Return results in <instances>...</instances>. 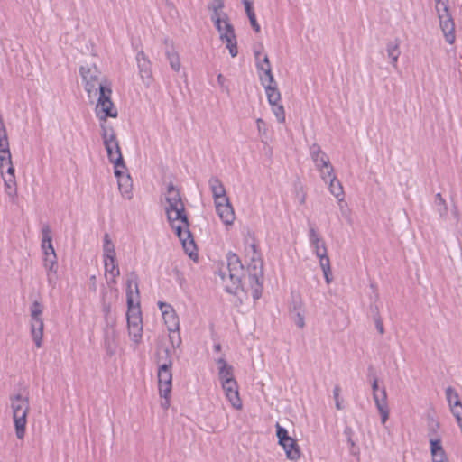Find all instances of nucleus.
<instances>
[{
  "label": "nucleus",
  "mask_w": 462,
  "mask_h": 462,
  "mask_svg": "<svg viewBox=\"0 0 462 462\" xmlns=\"http://www.w3.org/2000/svg\"><path fill=\"white\" fill-rule=\"evenodd\" d=\"M79 74L88 98L98 96L95 107L97 117L101 121H106L107 117L116 118L117 116V109L111 100V83L101 76V72L96 65L87 64L81 66L79 68Z\"/></svg>",
  "instance_id": "obj_1"
},
{
  "label": "nucleus",
  "mask_w": 462,
  "mask_h": 462,
  "mask_svg": "<svg viewBox=\"0 0 462 462\" xmlns=\"http://www.w3.org/2000/svg\"><path fill=\"white\" fill-rule=\"evenodd\" d=\"M165 212L170 226L179 237L186 254L191 258L198 257L197 246L189 231V223L180 193L173 184H170L165 194Z\"/></svg>",
  "instance_id": "obj_2"
},
{
  "label": "nucleus",
  "mask_w": 462,
  "mask_h": 462,
  "mask_svg": "<svg viewBox=\"0 0 462 462\" xmlns=\"http://www.w3.org/2000/svg\"><path fill=\"white\" fill-rule=\"evenodd\" d=\"M219 276L224 284L225 290L236 294L239 289L246 291L245 288V281L243 282V278H245V272L239 257L234 253L226 254V265L219 271Z\"/></svg>",
  "instance_id": "obj_3"
},
{
  "label": "nucleus",
  "mask_w": 462,
  "mask_h": 462,
  "mask_svg": "<svg viewBox=\"0 0 462 462\" xmlns=\"http://www.w3.org/2000/svg\"><path fill=\"white\" fill-rule=\"evenodd\" d=\"M10 409L17 439H23L26 432L27 417L30 412V401L26 394L14 393L9 397Z\"/></svg>",
  "instance_id": "obj_4"
},
{
  "label": "nucleus",
  "mask_w": 462,
  "mask_h": 462,
  "mask_svg": "<svg viewBox=\"0 0 462 462\" xmlns=\"http://www.w3.org/2000/svg\"><path fill=\"white\" fill-rule=\"evenodd\" d=\"M214 25L219 34V39L229 51L231 57L237 56V40L235 28L231 23L227 14H216L213 17Z\"/></svg>",
  "instance_id": "obj_5"
},
{
  "label": "nucleus",
  "mask_w": 462,
  "mask_h": 462,
  "mask_svg": "<svg viewBox=\"0 0 462 462\" xmlns=\"http://www.w3.org/2000/svg\"><path fill=\"white\" fill-rule=\"evenodd\" d=\"M308 237L312 252L319 260V265L323 271L326 282L329 283L331 281V269L325 241L313 226H310Z\"/></svg>",
  "instance_id": "obj_6"
},
{
  "label": "nucleus",
  "mask_w": 462,
  "mask_h": 462,
  "mask_svg": "<svg viewBox=\"0 0 462 462\" xmlns=\"http://www.w3.org/2000/svg\"><path fill=\"white\" fill-rule=\"evenodd\" d=\"M102 138L105 148L107 152L108 159L115 168V175L119 174L117 170L119 167L125 168V162L122 156L121 149L116 139V133L113 128L102 125Z\"/></svg>",
  "instance_id": "obj_7"
},
{
  "label": "nucleus",
  "mask_w": 462,
  "mask_h": 462,
  "mask_svg": "<svg viewBox=\"0 0 462 462\" xmlns=\"http://www.w3.org/2000/svg\"><path fill=\"white\" fill-rule=\"evenodd\" d=\"M435 2L436 11L445 40L449 44H452L455 42V23L448 12V0H435Z\"/></svg>",
  "instance_id": "obj_8"
},
{
  "label": "nucleus",
  "mask_w": 462,
  "mask_h": 462,
  "mask_svg": "<svg viewBox=\"0 0 462 462\" xmlns=\"http://www.w3.org/2000/svg\"><path fill=\"white\" fill-rule=\"evenodd\" d=\"M43 307L39 301H34L30 307L31 335L35 346L40 348L42 345L44 323L42 319Z\"/></svg>",
  "instance_id": "obj_9"
},
{
  "label": "nucleus",
  "mask_w": 462,
  "mask_h": 462,
  "mask_svg": "<svg viewBox=\"0 0 462 462\" xmlns=\"http://www.w3.org/2000/svg\"><path fill=\"white\" fill-rule=\"evenodd\" d=\"M126 319L129 336L135 344H139L143 337V319L140 306L129 307Z\"/></svg>",
  "instance_id": "obj_10"
},
{
  "label": "nucleus",
  "mask_w": 462,
  "mask_h": 462,
  "mask_svg": "<svg viewBox=\"0 0 462 462\" xmlns=\"http://www.w3.org/2000/svg\"><path fill=\"white\" fill-rule=\"evenodd\" d=\"M311 159L319 171L323 180H327V177L330 178L333 173V167L330 163L328 156L324 152L319 145L314 143L310 148Z\"/></svg>",
  "instance_id": "obj_11"
},
{
  "label": "nucleus",
  "mask_w": 462,
  "mask_h": 462,
  "mask_svg": "<svg viewBox=\"0 0 462 462\" xmlns=\"http://www.w3.org/2000/svg\"><path fill=\"white\" fill-rule=\"evenodd\" d=\"M106 323L104 328L103 345L109 356L116 353L119 347V332L116 328V321L106 316Z\"/></svg>",
  "instance_id": "obj_12"
},
{
  "label": "nucleus",
  "mask_w": 462,
  "mask_h": 462,
  "mask_svg": "<svg viewBox=\"0 0 462 462\" xmlns=\"http://www.w3.org/2000/svg\"><path fill=\"white\" fill-rule=\"evenodd\" d=\"M172 361L170 358L168 362L158 365L157 378H158V390L160 396H166L171 393L172 389Z\"/></svg>",
  "instance_id": "obj_13"
},
{
  "label": "nucleus",
  "mask_w": 462,
  "mask_h": 462,
  "mask_svg": "<svg viewBox=\"0 0 462 462\" xmlns=\"http://www.w3.org/2000/svg\"><path fill=\"white\" fill-rule=\"evenodd\" d=\"M373 398L375 406L381 416V422L383 425L385 424L389 418V406L387 402V393L384 387L379 388L378 379L374 378L372 383Z\"/></svg>",
  "instance_id": "obj_14"
},
{
  "label": "nucleus",
  "mask_w": 462,
  "mask_h": 462,
  "mask_svg": "<svg viewBox=\"0 0 462 462\" xmlns=\"http://www.w3.org/2000/svg\"><path fill=\"white\" fill-rule=\"evenodd\" d=\"M215 208L217 215L220 218L226 229L230 228L236 219L234 208L229 199L216 202Z\"/></svg>",
  "instance_id": "obj_15"
},
{
  "label": "nucleus",
  "mask_w": 462,
  "mask_h": 462,
  "mask_svg": "<svg viewBox=\"0 0 462 462\" xmlns=\"http://www.w3.org/2000/svg\"><path fill=\"white\" fill-rule=\"evenodd\" d=\"M158 305L169 332H178L180 330V321L174 309L170 304L164 302H159Z\"/></svg>",
  "instance_id": "obj_16"
},
{
  "label": "nucleus",
  "mask_w": 462,
  "mask_h": 462,
  "mask_svg": "<svg viewBox=\"0 0 462 462\" xmlns=\"http://www.w3.org/2000/svg\"><path fill=\"white\" fill-rule=\"evenodd\" d=\"M136 62L139 69V75L146 86L152 83V64L147 56L143 51H140L136 54Z\"/></svg>",
  "instance_id": "obj_17"
},
{
  "label": "nucleus",
  "mask_w": 462,
  "mask_h": 462,
  "mask_svg": "<svg viewBox=\"0 0 462 462\" xmlns=\"http://www.w3.org/2000/svg\"><path fill=\"white\" fill-rule=\"evenodd\" d=\"M225 397L230 405L236 411H240L243 408V402L239 393V387L237 382H234L230 384L221 385Z\"/></svg>",
  "instance_id": "obj_18"
},
{
  "label": "nucleus",
  "mask_w": 462,
  "mask_h": 462,
  "mask_svg": "<svg viewBox=\"0 0 462 462\" xmlns=\"http://www.w3.org/2000/svg\"><path fill=\"white\" fill-rule=\"evenodd\" d=\"M216 364L217 365L218 379L221 385L236 382L234 375V367L229 365L224 357L216 359Z\"/></svg>",
  "instance_id": "obj_19"
},
{
  "label": "nucleus",
  "mask_w": 462,
  "mask_h": 462,
  "mask_svg": "<svg viewBox=\"0 0 462 462\" xmlns=\"http://www.w3.org/2000/svg\"><path fill=\"white\" fill-rule=\"evenodd\" d=\"M127 308L140 306V295L137 276L132 273L126 282Z\"/></svg>",
  "instance_id": "obj_20"
},
{
  "label": "nucleus",
  "mask_w": 462,
  "mask_h": 462,
  "mask_svg": "<svg viewBox=\"0 0 462 462\" xmlns=\"http://www.w3.org/2000/svg\"><path fill=\"white\" fill-rule=\"evenodd\" d=\"M43 267L46 270L47 281L50 286L55 287L57 282L58 262L57 254H48L42 257Z\"/></svg>",
  "instance_id": "obj_21"
},
{
  "label": "nucleus",
  "mask_w": 462,
  "mask_h": 462,
  "mask_svg": "<svg viewBox=\"0 0 462 462\" xmlns=\"http://www.w3.org/2000/svg\"><path fill=\"white\" fill-rule=\"evenodd\" d=\"M12 159L9 140L3 116L0 114V162L3 164Z\"/></svg>",
  "instance_id": "obj_22"
},
{
  "label": "nucleus",
  "mask_w": 462,
  "mask_h": 462,
  "mask_svg": "<svg viewBox=\"0 0 462 462\" xmlns=\"http://www.w3.org/2000/svg\"><path fill=\"white\" fill-rule=\"evenodd\" d=\"M117 170L119 171V174L115 176L117 178L118 189L125 199H130L132 198L131 177L125 172V167H119Z\"/></svg>",
  "instance_id": "obj_23"
},
{
  "label": "nucleus",
  "mask_w": 462,
  "mask_h": 462,
  "mask_svg": "<svg viewBox=\"0 0 462 462\" xmlns=\"http://www.w3.org/2000/svg\"><path fill=\"white\" fill-rule=\"evenodd\" d=\"M208 185L212 192L214 203L229 199L222 181L217 177H211Z\"/></svg>",
  "instance_id": "obj_24"
},
{
  "label": "nucleus",
  "mask_w": 462,
  "mask_h": 462,
  "mask_svg": "<svg viewBox=\"0 0 462 462\" xmlns=\"http://www.w3.org/2000/svg\"><path fill=\"white\" fill-rule=\"evenodd\" d=\"M42 243L41 248L42 251L43 256L50 254H56L53 245H52V236L51 230L49 225H43L42 226Z\"/></svg>",
  "instance_id": "obj_25"
},
{
  "label": "nucleus",
  "mask_w": 462,
  "mask_h": 462,
  "mask_svg": "<svg viewBox=\"0 0 462 462\" xmlns=\"http://www.w3.org/2000/svg\"><path fill=\"white\" fill-rule=\"evenodd\" d=\"M105 276L108 284H116V279L120 275V270L115 260L104 261Z\"/></svg>",
  "instance_id": "obj_26"
},
{
  "label": "nucleus",
  "mask_w": 462,
  "mask_h": 462,
  "mask_svg": "<svg viewBox=\"0 0 462 462\" xmlns=\"http://www.w3.org/2000/svg\"><path fill=\"white\" fill-rule=\"evenodd\" d=\"M285 451L286 457L291 461H297L300 457V451L295 439H291L280 444Z\"/></svg>",
  "instance_id": "obj_27"
},
{
  "label": "nucleus",
  "mask_w": 462,
  "mask_h": 462,
  "mask_svg": "<svg viewBox=\"0 0 462 462\" xmlns=\"http://www.w3.org/2000/svg\"><path fill=\"white\" fill-rule=\"evenodd\" d=\"M326 182L329 181V190L336 197L339 203L344 201V191L342 184L335 178L333 173L330 178L327 177Z\"/></svg>",
  "instance_id": "obj_28"
},
{
  "label": "nucleus",
  "mask_w": 462,
  "mask_h": 462,
  "mask_svg": "<svg viewBox=\"0 0 462 462\" xmlns=\"http://www.w3.org/2000/svg\"><path fill=\"white\" fill-rule=\"evenodd\" d=\"M103 258L104 261L115 260L116 258L115 245L108 234H105L103 238Z\"/></svg>",
  "instance_id": "obj_29"
},
{
  "label": "nucleus",
  "mask_w": 462,
  "mask_h": 462,
  "mask_svg": "<svg viewBox=\"0 0 462 462\" xmlns=\"http://www.w3.org/2000/svg\"><path fill=\"white\" fill-rule=\"evenodd\" d=\"M386 51L389 59L391 60V64L396 68L399 56L401 54V51L399 48V42L395 40L393 42H389L386 46Z\"/></svg>",
  "instance_id": "obj_30"
},
{
  "label": "nucleus",
  "mask_w": 462,
  "mask_h": 462,
  "mask_svg": "<svg viewBox=\"0 0 462 462\" xmlns=\"http://www.w3.org/2000/svg\"><path fill=\"white\" fill-rule=\"evenodd\" d=\"M267 96L268 102L271 105L281 103V93L277 88V84H272L263 87Z\"/></svg>",
  "instance_id": "obj_31"
},
{
  "label": "nucleus",
  "mask_w": 462,
  "mask_h": 462,
  "mask_svg": "<svg viewBox=\"0 0 462 462\" xmlns=\"http://www.w3.org/2000/svg\"><path fill=\"white\" fill-rule=\"evenodd\" d=\"M242 2L245 6L248 19L250 21L251 26L256 32H259L261 30V27H260L259 23H257L256 16L254 12V9H253L251 0H243Z\"/></svg>",
  "instance_id": "obj_32"
},
{
  "label": "nucleus",
  "mask_w": 462,
  "mask_h": 462,
  "mask_svg": "<svg viewBox=\"0 0 462 462\" xmlns=\"http://www.w3.org/2000/svg\"><path fill=\"white\" fill-rule=\"evenodd\" d=\"M248 283L252 289V294L254 300H257L261 296L262 282L256 273L249 274L247 277Z\"/></svg>",
  "instance_id": "obj_33"
},
{
  "label": "nucleus",
  "mask_w": 462,
  "mask_h": 462,
  "mask_svg": "<svg viewBox=\"0 0 462 462\" xmlns=\"http://www.w3.org/2000/svg\"><path fill=\"white\" fill-rule=\"evenodd\" d=\"M258 75L263 87L276 83L272 72V67L258 71Z\"/></svg>",
  "instance_id": "obj_34"
},
{
  "label": "nucleus",
  "mask_w": 462,
  "mask_h": 462,
  "mask_svg": "<svg viewBox=\"0 0 462 462\" xmlns=\"http://www.w3.org/2000/svg\"><path fill=\"white\" fill-rule=\"evenodd\" d=\"M445 393H446L447 402H448L450 409L453 406L460 405L461 401L459 400L458 393L453 387H451V386L447 387Z\"/></svg>",
  "instance_id": "obj_35"
},
{
  "label": "nucleus",
  "mask_w": 462,
  "mask_h": 462,
  "mask_svg": "<svg viewBox=\"0 0 462 462\" xmlns=\"http://www.w3.org/2000/svg\"><path fill=\"white\" fill-rule=\"evenodd\" d=\"M254 57L258 71L271 67L268 56L266 54H262L260 51H255Z\"/></svg>",
  "instance_id": "obj_36"
},
{
  "label": "nucleus",
  "mask_w": 462,
  "mask_h": 462,
  "mask_svg": "<svg viewBox=\"0 0 462 462\" xmlns=\"http://www.w3.org/2000/svg\"><path fill=\"white\" fill-rule=\"evenodd\" d=\"M371 314L373 315V319L374 321L375 328L377 331L383 335L384 333V328L383 324V320L379 315L378 307L377 306H371Z\"/></svg>",
  "instance_id": "obj_37"
},
{
  "label": "nucleus",
  "mask_w": 462,
  "mask_h": 462,
  "mask_svg": "<svg viewBox=\"0 0 462 462\" xmlns=\"http://www.w3.org/2000/svg\"><path fill=\"white\" fill-rule=\"evenodd\" d=\"M167 58L170 62L171 68L174 71L179 72L180 69V60L178 53L175 51H168Z\"/></svg>",
  "instance_id": "obj_38"
},
{
  "label": "nucleus",
  "mask_w": 462,
  "mask_h": 462,
  "mask_svg": "<svg viewBox=\"0 0 462 462\" xmlns=\"http://www.w3.org/2000/svg\"><path fill=\"white\" fill-rule=\"evenodd\" d=\"M435 205L438 208V212L439 213V215L441 217L447 215V212H448L447 203L440 193H437L435 195Z\"/></svg>",
  "instance_id": "obj_39"
},
{
  "label": "nucleus",
  "mask_w": 462,
  "mask_h": 462,
  "mask_svg": "<svg viewBox=\"0 0 462 462\" xmlns=\"http://www.w3.org/2000/svg\"><path fill=\"white\" fill-rule=\"evenodd\" d=\"M271 107L277 121L280 123L285 122V111L283 106L281 103H278L275 105H271Z\"/></svg>",
  "instance_id": "obj_40"
},
{
  "label": "nucleus",
  "mask_w": 462,
  "mask_h": 462,
  "mask_svg": "<svg viewBox=\"0 0 462 462\" xmlns=\"http://www.w3.org/2000/svg\"><path fill=\"white\" fill-rule=\"evenodd\" d=\"M430 453H431L432 457H437L439 452L445 451L441 445L440 439H430Z\"/></svg>",
  "instance_id": "obj_41"
},
{
  "label": "nucleus",
  "mask_w": 462,
  "mask_h": 462,
  "mask_svg": "<svg viewBox=\"0 0 462 462\" xmlns=\"http://www.w3.org/2000/svg\"><path fill=\"white\" fill-rule=\"evenodd\" d=\"M276 436L278 438V443L281 444L284 441L291 439V438L288 435V431L285 428L282 427L279 423L276 424Z\"/></svg>",
  "instance_id": "obj_42"
},
{
  "label": "nucleus",
  "mask_w": 462,
  "mask_h": 462,
  "mask_svg": "<svg viewBox=\"0 0 462 462\" xmlns=\"http://www.w3.org/2000/svg\"><path fill=\"white\" fill-rule=\"evenodd\" d=\"M224 7V3L222 0H216L215 3L212 4V5L209 7L210 10H212V15L211 20L213 21V17L216 14H226L225 12L222 11Z\"/></svg>",
  "instance_id": "obj_43"
},
{
  "label": "nucleus",
  "mask_w": 462,
  "mask_h": 462,
  "mask_svg": "<svg viewBox=\"0 0 462 462\" xmlns=\"http://www.w3.org/2000/svg\"><path fill=\"white\" fill-rule=\"evenodd\" d=\"M453 416L456 418L457 423L461 426L462 425V402H460V405L453 406L450 409Z\"/></svg>",
  "instance_id": "obj_44"
},
{
  "label": "nucleus",
  "mask_w": 462,
  "mask_h": 462,
  "mask_svg": "<svg viewBox=\"0 0 462 462\" xmlns=\"http://www.w3.org/2000/svg\"><path fill=\"white\" fill-rule=\"evenodd\" d=\"M169 337L173 347H179L180 346L181 338L179 331L175 333H170Z\"/></svg>",
  "instance_id": "obj_45"
},
{
  "label": "nucleus",
  "mask_w": 462,
  "mask_h": 462,
  "mask_svg": "<svg viewBox=\"0 0 462 462\" xmlns=\"http://www.w3.org/2000/svg\"><path fill=\"white\" fill-rule=\"evenodd\" d=\"M256 126L260 135H265L267 134L268 128L266 123L262 118L256 120Z\"/></svg>",
  "instance_id": "obj_46"
},
{
  "label": "nucleus",
  "mask_w": 462,
  "mask_h": 462,
  "mask_svg": "<svg viewBox=\"0 0 462 462\" xmlns=\"http://www.w3.org/2000/svg\"><path fill=\"white\" fill-rule=\"evenodd\" d=\"M339 392H340V389L338 387H335L334 389V398H335V401H336V406L338 410H342L344 408V404L343 402H339Z\"/></svg>",
  "instance_id": "obj_47"
},
{
  "label": "nucleus",
  "mask_w": 462,
  "mask_h": 462,
  "mask_svg": "<svg viewBox=\"0 0 462 462\" xmlns=\"http://www.w3.org/2000/svg\"><path fill=\"white\" fill-rule=\"evenodd\" d=\"M432 462H448L446 452H439L437 457H432Z\"/></svg>",
  "instance_id": "obj_48"
},
{
  "label": "nucleus",
  "mask_w": 462,
  "mask_h": 462,
  "mask_svg": "<svg viewBox=\"0 0 462 462\" xmlns=\"http://www.w3.org/2000/svg\"><path fill=\"white\" fill-rule=\"evenodd\" d=\"M160 397L163 399V401L161 403V406L163 409H168L170 406L171 393H168L166 396H160Z\"/></svg>",
  "instance_id": "obj_49"
},
{
  "label": "nucleus",
  "mask_w": 462,
  "mask_h": 462,
  "mask_svg": "<svg viewBox=\"0 0 462 462\" xmlns=\"http://www.w3.org/2000/svg\"><path fill=\"white\" fill-rule=\"evenodd\" d=\"M217 80L218 85H219L222 88H224V89L227 90V86L226 85V79H225V77H224L222 74H218V75H217Z\"/></svg>",
  "instance_id": "obj_50"
},
{
  "label": "nucleus",
  "mask_w": 462,
  "mask_h": 462,
  "mask_svg": "<svg viewBox=\"0 0 462 462\" xmlns=\"http://www.w3.org/2000/svg\"><path fill=\"white\" fill-rule=\"evenodd\" d=\"M295 323L299 328H302L305 326L304 317L301 314L298 313Z\"/></svg>",
  "instance_id": "obj_51"
},
{
  "label": "nucleus",
  "mask_w": 462,
  "mask_h": 462,
  "mask_svg": "<svg viewBox=\"0 0 462 462\" xmlns=\"http://www.w3.org/2000/svg\"><path fill=\"white\" fill-rule=\"evenodd\" d=\"M214 350H215L216 352H219V351L221 350V346H220V344H216V345H214Z\"/></svg>",
  "instance_id": "obj_52"
},
{
  "label": "nucleus",
  "mask_w": 462,
  "mask_h": 462,
  "mask_svg": "<svg viewBox=\"0 0 462 462\" xmlns=\"http://www.w3.org/2000/svg\"><path fill=\"white\" fill-rule=\"evenodd\" d=\"M106 310L108 313L109 312V307H106Z\"/></svg>",
  "instance_id": "obj_53"
},
{
  "label": "nucleus",
  "mask_w": 462,
  "mask_h": 462,
  "mask_svg": "<svg viewBox=\"0 0 462 462\" xmlns=\"http://www.w3.org/2000/svg\"><path fill=\"white\" fill-rule=\"evenodd\" d=\"M347 443H351V445H353V442L350 441V439H348Z\"/></svg>",
  "instance_id": "obj_54"
},
{
  "label": "nucleus",
  "mask_w": 462,
  "mask_h": 462,
  "mask_svg": "<svg viewBox=\"0 0 462 462\" xmlns=\"http://www.w3.org/2000/svg\"><path fill=\"white\" fill-rule=\"evenodd\" d=\"M251 3L253 4V0H251Z\"/></svg>",
  "instance_id": "obj_55"
}]
</instances>
